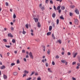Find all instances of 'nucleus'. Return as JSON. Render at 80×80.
Listing matches in <instances>:
<instances>
[{
	"label": "nucleus",
	"mask_w": 80,
	"mask_h": 80,
	"mask_svg": "<svg viewBox=\"0 0 80 80\" xmlns=\"http://www.w3.org/2000/svg\"><path fill=\"white\" fill-rule=\"evenodd\" d=\"M52 30V26H50L49 28V31H51Z\"/></svg>",
	"instance_id": "ddd939ff"
},
{
	"label": "nucleus",
	"mask_w": 80,
	"mask_h": 80,
	"mask_svg": "<svg viewBox=\"0 0 80 80\" xmlns=\"http://www.w3.org/2000/svg\"><path fill=\"white\" fill-rule=\"evenodd\" d=\"M23 32H22L23 34H25V33H26V32L25 31H24V28H23Z\"/></svg>",
	"instance_id": "aec40b11"
},
{
	"label": "nucleus",
	"mask_w": 80,
	"mask_h": 80,
	"mask_svg": "<svg viewBox=\"0 0 80 80\" xmlns=\"http://www.w3.org/2000/svg\"><path fill=\"white\" fill-rule=\"evenodd\" d=\"M60 58V57L58 56L57 55L56 56V58Z\"/></svg>",
	"instance_id": "a19ab883"
},
{
	"label": "nucleus",
	"mask_w": 80,
	"mask_h": 80,
	"mask_svg": "<svg viewBox=\"0 0 80 80\" xmlns=\"http://www.w3.org/2000/svg\"><path fill=\"white\" fill-rule=\"evenodd\" d=\"M23 73H25V74H28V71H27V70H25L23 71Z\"/></svg>",
	"instance_id": "6e6552de"
},
{
	"label": "nucleus",
	"mask_w": 80,
	"mask_h": 80,
	"mask_svg": "<svg viewBox=\"0 0 80 80\" xmlns=\"http://www.w3.org/2000/svg\"><path fill=\"white\" fill-rule=\"evenodd\" d=\"M15 65V63H12L11 64V66L12 67V66H13L14 65Z\"/></svg>",
	"instance_id": "b1692460"
},
{
	"label": "nucleus",
	"mask_w": 80,
	"mask_h": 80,
	"mask_svg": "<svg viewBox=\"0 0 80 80\" xmlns=\"http://www.w3.org/2000/svg\"><path fill=\"white\" fill-rule=\"evenodd\" d=\"M57 1L58 2L59 1L60 2H62V0H57Z\"/></svg>",
	"instance_id": "864d4df0"
},
{
	"label": "nucleus",
	"mask_w": 80,
	"mask_h": 80,
	"mask_svg": "<svg viewBox=\"0 0 80 80\" xmlns=\"http://www.w3.org/2000/svg\"><path fill=\"white\" fill-rule=\"evenodd\" d=\"M48 71L49 72H50L51 73H52V71H51L50 70V68H48Z\"/></svg>",
	"instance_id": "f3484780"
},
{
	"label": "nucleus",
	"mask_w": 80,
	"mask_h": 80,
	"mask_svg": "<svg viewBox=\"0 0 80 80\" xmlns=\"http://www.w3.org/2000/svg\"><path fill=\"white\" fill-rule=\"evenodd\" d=\"M9 55H10V53L8 52L7 53V55H8V56Z\"/></svg>",
	"instance_id": "052dcab7"
},
{
	"label": "nucleus",
	"mask_w": 80,
	"mask_h": 80,
	"mask_svg": "<svg viewBox=\"0 0 80 80\" xmlns=\"http://www.w3.org/2000/svg\"><path fill=\"white\" fill-rule=\"evenodd\" d=\"M12 42L13 43H15V40L14 39H13L12 41Z\"/></svg>",
	"instance_id": "f704fd0d"
},
{
	"label": "nucleus",
	"mask_w": 80,
	"mask_h": 80,
	"mask_svg": "<svg viewBox=\"0 0 80 80\" xmlns=\"http://www.w3.org/2000/svg\"><path fill=\"white\" fill-rule=\"evenodd\" d=\"M42 4H40V5H39V7H40V8H42Z\"/></svg>",
	"instance_id": "a18cd8bd"
},
{
	"label": "nucleus",
	"mask_w": 80,
	"mask_h": 80,
	"mask_svg": "<svg viewBox=\"0 0 80 80\" xmlns=\"http://www.w3.org/2000/svg\"><path fill=\"white\" fill-rule=\"evenodd\" d=\"M33 19L34 20L35 22L36 23H37V22H38V18H34Z\"/></svg>",
	"instance_id": "39448f33"
},
{
	"label": "nucleus",
	"mask_w": 80,
	"mask_h": 80,
	"mask_svg": "<svg viewBox=\"0 0 80 80\" xmlns=\"http://www.w3.org/2000/svg\"><path fill=\"white\" fill-rule=\"evenodd\" d=\"M57 43H59L61 44L62 43V41L60 39H59L57 41Z\"/></svg>",
	"instance_id": "20e7f679"
},
{
	"label": "nucleus",
	"mask_w": 80,
	"mask_h": 80,
	"mask_svg": "<svg viewBox=\"0 0 80 80\" xmlns=\"http://www.w3.org/2000/svg\"><path fill=\"white\" fill-rule=\"evenodd\" d=\"M42 62H43V63H44L45 62V61H44V59H42Z\"/></svg>",
	"instance_id": "e2e57ef3"
},
{
	"label": "nucleus",
	"mask_w": 80,
	"mask_h": 80,
	"mask_svg": "<svg viewBox=\"0 0 80 80\" xmlns=\"http://www.w3.org/2000/svg\"><path fill=\"white\" fill-rule=\"evenodd\" d=\"M59 23V20H58V19L57 20V25H58Z\"/></svg>",
	"instance_id": "4be33fe9"
},
{
	"label": "nucleus",
	"mask_w": 80,
	"mask_h": 80,
	"mask_svg": "<svg viewBox=\"0 0 80 80\" xmlns=\"http://www.w3.org/2000/svg\"><path fill=\"white\" fill-rule=\"evenodd\" d=\"M37 80H41V78L40 77H38L37 78Z\"/></svg>",
	"instance_id": "de8ad7c7"
},
{
	"label": "nucleus",
	"mask_w": 80,
	"mask_h": 80,
	"mask_svg": "<svg viewBox=\"0 0 80 80\" xmlns=\"http://www.w3.org/2000/svg\"><path fill=\"white\" fill-rule=\"evenodd\" d=\"M13 18H16V15H15V14L14 13L13 15Z\"/></svg>",
	"instance_id": "393cba45"
},
{
	"label": "nucleus",
	"mask_w": 80,
	"mask_h": 80,
	"mask_svg": "<svg viewBox=\"0 0 80 80\" xmlns=\"http://www.w3.org/2000/svg\"><path fill=\"white\" fill-rule=\"evenodd\" d=\"M56 16V14H55V13H54L52 14V17L53 18H55V16Z\"/></svg>",
	"instance_id": "9b49d317"
},
{
	"label": "nucleus",
	"mask_w": 80,
	"mask_h": 80,
	"mask_svg": "<svg viewBox=\"0 0 80 80\" xmlns=\"http://www.w3.org/2000/svg\"><path fill=\"white\" fill-rule=\"evenodd\" d=\"M41 9L42 10H45V8H44V7H42V8H41Z\"/></svg>",
	"instance_id": "bb28decb"
},
{
	"label": "nucleus",
	"mask_w": 80,
	"mask_h": 80,
	"mask_svg": "<svg viewBox=\"0 0 80 80\" xmlns=\"http://www.w3.org/2000/svg\"><path fill=\"white\" fill-rule=\"evenodd\" d=\"M50 3L51 4H53V1H50Z\"/></svg>",
	"instance_id": "5fc2aeb1"
},
{
	"label": "nucleus",
	"mask_w": 80,
	"mask_h": 80,
	"mask_svg": "<svg viewBox=\"0 0 80 80\" xmlns=\"http://www.w3.org/2000/svg\"><path fill=\"white\" fill-rule=\"evenodd\" d=\"M26 58H28V55H27L26 56Z\"/></svg>",
	"instance_id": "338daca9"
},
{
	"label": "nucleus",
	"mask_w": 80,
	"mask_h": 80,
	"mask_svg": "<svg viewBox=\"0 0 80 80\" xmlns=\"http://www.w3.org/2000/svg\"><path fill=\"white\" fill-rule=\"evenodd\" d=\"M25 26L26 28H28V24H26Z\"/></svg>",
	"instance_id": "cd10ccee"
},
{
	"label": "nucleus",
	"mask_w": 80,
	"mask_h": 80,
	"mask_svg": "<svg viewBox=\"0 0 80 80\" xmlns=\"http://www.w3.org/2000/svg\"><path fill=\"white\" fill-rule=\"evenodd\" d=\"M50 50L48 49L47 51L48 54L49 55V54H50Z\"/></svg>",
	"instance_id": "a878e982"
},
{
	"label": "nucleus",
	"mask_w": 80,
	"mask_h": 80,
	"mask_svg": "<svg viewBox=\"0 0 80 80\" xmlns=\"http://www.w3.org/2000/svg\"><path fill=\"white\" fill-rule=\"evenodd\" d=\"M75 13H77V14H78V15L79 14V10H78L76 9L75 11Z\"/></svg>",
	"instance_id": "7ed1b4c3"
},
{
	"label": "nucleus",
	"mask_w": 80,
	"mask_h": 80,
	"mask_svg": "<svg viewBox=\"0 0 80 80\" xmlns=\"http://www.w3.org/2000/svg\"><path fill=\"white\" fill-rule=\"evenodd\" d=\"M3 78H4V79H6L7 78V76L6 75H5V74L3 75Z\"/></svg>",
	"instance_id": "5701e85b"
},
{
	"label": "nucleus",
	"mask_w": 80,
	"mask_h": 80,
	"mask_svg": "<svg viewBox=\"0 0 80 80\" xmlns=\"http://www.w3.org/2000/svg\"><path fill=\"white\" fill-rule=\"evenodd\" d=\"M51 33H52L51 32H49L47 33V35L48 36H49V35H51Z\"/></svg>",
	"instance_id": "f8f14e48"
},
{
	"label": "nucleus",
	"mask_w": 80,
	"mask_h": 80,
	"mask_svg": "<svg viewBox=\"0 0 80 80\" xmlns=\"http://www.w3.org/2000/svg\"><path fill=\"white\" fill-rule=\"evenodd\" d=\"M5 68V66L4 65H3L1 67V69H3V68Z\"/></svg>",
	"instance_id": "6ab92c4d"
},
{
	"label": "nucleus",
	"mask_w": 80,
	"mask_h": 80,
	"mask_svg": "<svg viewBox=\"0 0 80 80\" xmlns=\"http://www.w3.org/2000/svg\"><path fill=\"white\" fill-rule=\"evenodd\" d=\"M6 47H7V48H10V46L6 45Z\"/></svg>",
	"instance_id": "3c124183"
},
{
	"label": "nucleus",
	"mask_w": 80,
	"mask_h": 80,
	"mask_svg": "<svg viewBox=\"0 0 80 80\" xmlns=\"http://www.w3.org/2000/svg\"><path fill=\"white\" fill-rule=\"evenodd\" d=\"M4 30L5 31L7 30V28H4Z\"/></svg>",
	"instance_id": "0e129e2a"
},
{
	"label": "nucleus",
	"mask_w": 80,
	"mask_h": 80,
	"mask_svg": "<svg viewBox=\"0 0 80 80\" xmlns=\"http://www.w3.org/2000/svg\"><path fill=\"white\" fill-rule=\"evenodd\" d=\"M77 65L79 67H80V63H78L77 64Z\"/></svg>",
	"instance_id": "8fccbe9b"
},
{
	"label": "nucleus",
	"mask_w": 80,
	"mask_h": 80,
	"mask_svg": "<svg viewBox=\"0 0 80 80\" xmlns=\"http://www.w3.org/2000/svg\"><path fill=\"white\" fill-rule=\"evenodd\" d=\"M61 12H62V10H61V9H59L58 10L59 13H60Z\"/></svg>",
	"instance_id": "58836bf2"
},
{
	"label": "nucleus",
	"mask_w": 80,
	"mask_h": 80,
	"mask_svg": "<svg viewBox=\"0 0 80 80\" xmlns=\"http://www.w3.org/2000/svg\"><path fill=\"white\" fill-rule=\"evenodd\" d=\"M78 20L77 19H76L75 20V23L76 25H78Z\"/></svg>",
	"instance_id": "f03ea898"
},
{
	"label": "nucleus",
	"mask_w": 80,
	"mask_h": 80,
	"mask_svg": "<svg viewBox=\"0 0 80 80\" xmlns=\"http://www.w3.org/2000/svg\"><path fill=\"white\" fill-rule=\"evenodd\" d=\"M20 63V61H19V60H18L17 61V63Z\"/></svg>",
	"instance_id": "c03bdc74"
},
{
	"label": "nucleus",
	"mask_w": 80,
	"mask_h": 80,
	"mask_svg": "<svg viewBox=\"0 0 80 80\" xmlns=\"http://www.w3.org/2000/svg\"><path fill=\"white\" fill-rule=\"evenodd\" d=\"M24 61V62H26L27 61V59H26V58H24L23 59Z\"/></svg>",
	"instance_id": "4d7b16f0"
},
{
	"label": "nucleus",
	"mask_w": 80,
	"mask_h": 80,
	"mask_svg": "<svg viewBox=\"0 0 80 80\" xmlns=\"http://www.w3.org/2000/svg\"><path fill=\"white\" fill-rule=\"evenodd\" d=\"M25 76H26V74L24 73L23 74V77H25Z\"/></svg>",
	"instance_id": "13d9d810"
},
{
	"label": "nucleus",
	"mask_w": 80,
	"mask_h": 80,
	"mask_svg": "<svg viewBox=\"0 0 80 80\" xmlns=\"http://www.w3.org/2000/svg\"><path fill=\"white\" fill-rule=\"evenodd\" d=\"M61 7V6H58L57 8V10H60V8Z\"/></svg>",
	"instance_id": "4468645a"
},
{
	"label": "nucleus",
	"mask_w": 80,
	"mask_h": 80,
	"mask_svg": "<svg viewBox=\"0 0 80 80\" xmlns=\"http://www.w3.org/2000/svg\"><path fill=\"white\" fill-rule=\"evenodd\" d=\"M61 8L62 10H64L65 9V7L63 6H62Z\"/></svg>",
	"instance_id": "473e14b6"
},
{
	"label": "nucleus",
	"mask_w": 80,
	"mask_h": 80,
	"mask_svg": "<svg viewBox=\"0 0 80 80\" xmlns=\"http://www.w3.org/2000/svg\"><path fill=\"white\" fill-rule=\"evenodd\" d=\"M70 15L71 16V17H72L73 16V14L72 12H70L69 13Z\"/></svg>",
	"instance_id": "2f4dec72"
},
{
	"label": "nucleus",
	"mask_w": 80,
	"mask_h": 80,
	"mask_svg": "<svg viewBox=\"0 0 80 80\" xmlns=\"http://www.w3.org/2000/svg\"><path fill=\"white\" fill-rule=\"evenodd\" d=\"M13 75H17V72H14L13 73Z\"/></svg>",
	"instance_id": "412c9836"
},
{
	"label": "nucleus",
	"mask_w": 80,
	"mask_h": 80,
	"mask_svg": "<svg viewBox=\"0 0 80 80\" xmlns=\"http://www.w3.org/2000/svg\"><path fill=\"white\" fill-rule=\"evenodd\" d=\"M11 30H13H13H14V28H13V27H11Z\"/></svg>",
	"instance_id": "ea45409f"
},
{
	"label": "nucleus",
	"mask_w": 80,
	"mask_h": 80,
	"mask_svg": "<svg viewBox=\"0 0 80 80\" xmlns=\"http://www.w3.org/2000/svg\"><path fill=\"white\" fill-rule=\"evenodd\" d=\"M29 55L32 59H33V55H32V52H30L29 53Z\"/></svg>",
	"instance_id": "f257e3e1"
},
{
	"label": "nucleus",
	"mask_w": 80,
	"mask_h": 80,
	"mask_svg": "<svg viewBox=\"0 0 80 80\" xmlns=\"http://www.w3.org/2000/svg\"><path fill=\"white\" fill-rule=\"evenodd\" d=\"M76 68H77V69H78L79 68V66H77L76 67Z\"/></svg>",
	"instance_id": "680f3d73"
},
{
	"label": "nucleus",
	"mask_w": 80,
	"mask_h": 80,
	"mask_svg": "<svg viewBox=\"0 0 80 80\" xmlns=\"http://www.w3.org/2000/svg\"><path fill=\"white\" fill-rule=\"evenodd\" d=\"M61 62H62V63H65V61L64 60H62L61 61Z\"/></svg>",
	"instance_id": "c756f323"
},
{
	"label": "nucleus",
	"mask_w": 80,
	"mask_h": 80,
	"mask_svg": "<svg viewBox=\"0 0 80 80\" xmlns=\"http://www.w3.org/2000/svg\"><path fill=\"white\" fill-rule=\"evenodd\" d=\"M52 27H55V23L53 22L52 23Z\"/></svg>",
	"instance_id": "dca6fc26"
},
{
	"label": "nucleus",
	"mask_w": 80,
	"mask_h": 80,
	"mask_svg": "<svg viewBox=\"0 0 80 80\" xmlns=\"http://www.w3.org/2000/svg\"><path fill=\"white\" fill-rule=\"evenodd\" d=\"M68 55H71V53H70V52H68Z\"/></svg>",
	"instance_id": "49530a36"
},
{
	"label": "nucleus",
	"mask_w": 80,
	"mask_h": 80,
	"mask_svg": "<svg viewBox=\"0 0 80 80\" xmlns=\"http://www.w3.org/2000/svg\"><path fill=\"white\" fill-rule=\"evenodd\" d=\"M35 73V72H32L31 74H30V76H32L33 74H34Z\"/></svg>",
	"instance_id": "a211bd4d"
},
{
	"label": "nucleus",
	"mask_w": 80,
	"mask_h": 80,
	"mask_svg": "<svg viewBox=\"0 0 80 80\" xmlns=\"http://www.w3.org/2000/svg\"><path fill=\"white\" fill-rule=\"evenodd\" d=\"M14 53H16H16H17V51H14Z\"/></svg>",
	"instance_id": "774afa93"
},
{
	"label": "nucleus",
	"mask_w": 80,
	"mask_h": 80,
	"mask_svg": "<svg viewBox=\"0 0 80 80\" xmlns=\"http://www.w3.org/2000/svg\"><path fill=\"white\" fill-rule=\"evenodd\" d=\"M46 67H48V63H46Z\"/></svg>",
	"instance_id": "603ef678"
},
{
	"label": "nucleus",
	"mask_w": 80,
	"mask_h": 80,
	"mask_svg": "<svg viewBox=\"0 0 80 80\" xmlns=\"http://www.w3.org/2000/svg\"><path fill=\"white\" fill-rule=\"evenodd\" d=\"M5 5H6V6H7L8 7L9 6L8 3L7 2H6L5 3Z\"/></svg>",
	"instance_id": "7c9ffc66"
},
{
	"label": "nucleus",
	"mask_w": 80,
	"mask_h": 80,
	"mask_svg": "<svg viewBox=\"0 0 80 80\" xmlns=\"http://www.w3.org/2000/svg\"><path fill=\"white\" fill-rule=\"evenodd\" d=\"M8 37H13V35H12V33H9L8 35Z\"/></svg>",
	"instance_id": "0eeeda50"
},
{
	"label": "nucleus",
	"mask_w": 80,
	"mask_h": 80,
	"mask_svg": "<svg viewBox=\"0 0 80 80\" xmlns=\"http://www.w3.org/2000/svg\"><path fill=\"white\" fill-rule=\"evenodd\" d=\"M72 65H75L76 64V62H73L72 63Z\"/></svg>",
	"instance_id": "4c0bfd02"
},
{
	"label": "nucleus",
	"mask_w": 80,
	"mask_h": 80,
	"mask_svg": "<svg viewBox=\"0 0 80 80\" xmlns=\"http://www.w3.org/2000/svg\"><path fill=\"white\" fill-rule=\"evenodd\" d=\"M77 54H78V53H77V52L75 53L74 54H73V58H75V57H76V56H77Z\"/></svg>",
	"instance_id": "1a4fd4ad"
},
{
	"label": "nucleus",
	"mask_w": 80,
	"mask_h": 80,
	"mask_svg": "<svg viewBox=\"0 0 80 80\" xmlns=\"http://www.w3.org/2000/svg\"><path fill=\"white\" fill-rule=\"evenodd\" d=\"M3 41H4V42H7V39H3Z\"/></svg>",
	"instance_id": "72a5a7b5"
},
{
	"label": "nucleus",
	"mask_w": 80,
	"mask_h": 80,
	"mask_svg": "<svg viewBox=\"0 0 80 80\" xmlns=\"http://www.w3.org/2000/svg\"><path fill=\"white\" fill-rule=\"evenodd\" d=\"M35 75L36 76H38V73L37 72H35Z\"/></svg>",
	"instance_id": "c9c22d12"
},
{
	"label": "nucleus",
	"mask_w": 80,
	"mask_h": 80,
	"mask_svg": "<svg viewBox=\"0 0 80 80\" xmlns=\"http://www.w3.org/2000/svg\"><path fill=\"white\" fill-rule=\"evenodd\" d=\"M22 53H25V50H23L22 51Z\"/></svg>",
	"instance_id": "09e8293b"
},
{
	"label": "nucleus",
	"mask_w": 80,
	"mask_h": 80,
	"mask_svg": "<svg viewBox=\"0 0 80 80\" xmlns=\"http://www.w3.org/2000/svg\"><path fill=\"white\" fill-rule=\"evenodd\" d=\"M38 27H39V28L41 27V24H40V22H38Z\"/></svg>",
	"instance_id": "423d86ee"
},
{
	"label": "nucleus",
	"mask_w": 80,
	"mask_h": 80,
	"mask_svg": "<svg viewBox=\"0 0 80 80\" xmlns=\"http://www.w3.org/2000/svg\"><path fill=\"white\" fill-rule=\"evenodd\" d=\"M54 9L55 10H57V8H56V7L55 6H54Z\"/></svg>",
	"instance_id": "79ce46f5"
},
{
	"label": "nucleus",
	"mask_w": 80,
	"mask_h": 80,
	"mask_svg": "<svg viewBox=\"0 0 80 80\" xmlns=\"http://www.w3.org/2000/svg\"><path fill=\"white\" fill-rule=\"evenodd\" d=\"M52 65H55V62L54 61H52Z\"/></svg>",
	"instance_id": "37998d69"
},
{
	"label": "nucleus",
	"mask_w": 80,
	"mask_h": 80,
	"mask_svg": "<svg viewBox=\"0 0 80 80\" xmlns=\"http://www.w3.org/2000/svg\"><path fill=\"white\" fill-rule=\"evenodd\" d=\"M45 2H46V3H48V0H46L45 1Z\"/></svg>",
	"instance_id": "6e6d98bb"
},
{
	"label": "nucleus",
	"mask_w": 80,
	"mask_h": 80,
	"mask_svg": "<svg viewBox=\"0 0 80 80\" xmlns=\"http://www.w3.org/2000/svg\"><path fill=\"white\" fill-rule=\"evenodd\" d=\"M31 79H32V78H27L26 80H30Z\"/></svg>",
	"instance_id": "e433bc0d"
},
{
	"label": "nucleus",
	"mask_w": 80,
	"mask_h": 80,
	"mask_svg": "<svg viewBox=\"0 0 80 80\" xmlns=\"http://www.w3.org/2000/svg\"><path fill=\"white\" fill-rule=\"evenodd\" d=\"M72 79L73 80H76V78H72Z\"/></svg>",
	"instance_id": "bf43d9fd"
},
{
	"label": "nucleus",
	"mask_w": 80,
	"mask_h": 80,
	"mask_svg": "<svg viewBox=\"0 0 80 80\" xmlns=\"http://www.w3.org/2000/svg\"><path fill=\"white\" fill-rule=\"evenodd\" d=\"M64 52H62V55H63L64 54Z\"/></svg>",
	"instance_id": "69168bd1"
},
{
	"label": "nucleus",
	"mask_w": 80,
	"mask_h": 80,
	"mask_svg": "<svg viewBox=\"0 0 80 80\" xmlns=\"http://www.w3.org/2000/svg\"><path fill=\"white\" fill-rule=\"evenodd\" d=\"M52 37L53 38V39L54 40H55V36H54V33L52 34Z\"/></svg>",
	"instance_id": "9d476101"
},
{
	"label": "nucleus",
	"mask_w": 80,
	"mask_h": 80,
	"mask_svg": "<svg viewBox=\"0 0 80 80\" xmlns=\"http://www.w3.org/2000/svg\"><path fill=\"white\" fill-rule=\"evenodd\" d=\"M60 18H61V19L62 20H64V18L62 16L60 17Z\"/></svg>",
	"instance_id": "c85d7f7f"
},
{
	"label": "nucleus",
	"mask_w": 80,
	"mask_h": 80,
	"mask_svg": "<svg viewBox=\"0 0 80 80\" xmlns=\"http://www.w3.org/2000/svg\"><path fill=\"white\" fill-rule=\"evenodd\" d=\"M70 7H71V8H75V6H74V5H70Z\"/></svg>",
	"instance_id": "2eb2a0df"
}]
</instances>
